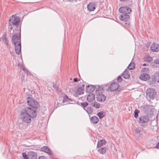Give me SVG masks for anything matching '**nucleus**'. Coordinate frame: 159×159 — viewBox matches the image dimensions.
I'll return each instance as SVG.
<instances>
[{"label": "nucleus", "instance_id": "nucleus-1", "mask_svg": "<svg viewBox=\"0 0 159 159\" xmlns=\"http://www.w3.org/2000/svg\"><path fill=\"white\" fill-rule=\"evenodd\" d=\"M149 120L148 115H143L139 117L138 123L141 126L145 127L147 126L148 122Z\"/></svg>", "mask_w": 159, "mask_h": 159}, {"label": "nucleus", "instance_id": "nucleus-2", "mask_svg": "<svg viewBox=\"0 0 159 159\" xmlns=\"http://www.w3.org/2000/svg\"><path fill=\"white\" fill-rule=\"evenodd\" d=\"M146 94L147 98L149 101H150L151 99H153L156 95V93L155 90L151 88L147 90Z\"/></svg>", "mask_w": 159, "mask_h": 159}, {"label": "nucleus", "instance_id": "nucleus-3", "mask_svg": "<svg viewBox=\"0 0 159 159\" xmlns=\"http://www.w3.org/2000/svg\"><path fill=\"white\" fill-rule=\"evenodd\" d=\"M20 118L23 121L26 123H30L31 121V117L27 113L22 110L20 113Z\"/></svg>", "mask_w": 159, "mask_h": 159}, {"label": "nucleus", "instance_id": "nucleus-4", "mask_svg": "<svg viewBox=\"0 0 159 159\" xmlns=\"http://www.w3.org/2000/svg\"><path fill=\"white\" fill-rule=\"evenodd\" d=\"M20 21V18L18 16H16L13 15L10 17L9 20L10 25L16 26L18 25Z\"/></svg>", "mask_w": 159, "mask_h": 159}, {"label": "nucleus", "instance_id": "nucleus-5", "mask_svg": "<svg viewBox=\"0 0 159 159\" xmlns=\"http://www.w3.org/2000/svg\"><path fill=\"white\" fill-rule=\"evenodd\" d=\"M36 109L33 108L25 107L23 110L28 114L31 118H35L37 116Z\"/></svg>", "mask_w": 159, "mask_h": 159}, {"label": "nucleus", "instance_id": "nucleus-6", "mask_svg": "<svg viewBox=\"0 0 159 159\" xmlns=\"http://www.w3.org/2000/svg\"><path fill=\"white\" fill-rule=\"evenodd\" d=\"M27 102L29 105L34 108L37 109L39 106L38 102L32 98L28 97L27 99Z\"/></svg>", "mask_w": 159, "mask_h": 159}, {"label": "nucleus", "instance_id": "nucleus-7", "mask_svg": "<svg viewBox=\"0 0 159 159\" xmlns=\"http://www.w3.org/2000/svg\"><path fill=\"white\" fill-rule=\"evenodd\" d=\"M119 11L120 13L124 14H128L131 11V9L128 7H122L119 9Z\"/></svg>", "mask_w": 159, "mask_h": 159}, {"label": "nucleus", "instance_id": "nucleus-8", "mask_svg": "<svg viewBox=\"0 0 159 159\" xmlns=\"http://www.w3.org/2000/svg\"><path fill=\"white\" fill-rule=\"evenodd\" d=\"M119 84L117 82H115L112 83L110 85L109 89L111 91H117L118 92L120 91L119 88Z\"/></svg>", "mask_w": 159, "mask_h": 159}, {"label": "nucleus", "instance_id": "nucleus-9", "mask_svg": "<svg viewBox=\"0 0 159 159\" xmlns=\"http://www.w3.org/2000/svg\"><path fill=\"white\" fill-rule=\"evenodd\" d=\"M19 37L17 34H15L12 37L11 41L13 44L17 43L18 42L21 43L20 33L19 34Z\"/></svg>", "mask_w": 159, "mask_h": 159}, {"label": "nucleus", "instance_id": "nucleus-10", "mask_svg": "<svg viewBox=\"0 0 159 159\" xmlns=\"http://www.w3.org/2000/svg\"><path fill=\"white\" fill-rule=\"evenodd\" d=\"M14 45L15 47V50L16 53L17 55H19L21 52V43L18 42L17 43L14 44Z\"/></svg>", "mask_w": 159, "mask_h": 159}, {"label": "nucleus", "instance_id": "nucleus-11", "mask_svg": "<svg viewBox=\"0 0 159 159\" xmlns=\"http://www.w3.org/2000/svg\"><path fill=\"white\" fill-rule=\"evenodd\" d=\"M129 17V15L128 14H122L120 16L119 18L120 20L124 21L128 20Z\"/></svg>", "mask_w": 159, "mask_h": 159}, {"label": "nucleus", "instance_id": "nucleus-12", "mask_svg": "<svg viewBox=\"0 0 159 159\" xmlns=\"http://www.w3.org/2000/svg\"><path fill=\"white\" fill-rule=\"evenodd\" d=\"M96 98L97 100L98 101L103 102L105 100L106 97L104 95L100 94L97 95Z\"/></svg>", "mask_w": 159, "mask_h": 159}, {"label": "nucleus", "instance_id": "nucleus-13", "mask_svg": "<svg viewBox=\"0 0 159 159\" xmlns=\"http://www.w3.org/2000/svg\"><path fill=\"white\" fill-rule=\"evenodd\" d=\"M95 89V86L93 85H89L86 86V90L88 93H91L94 91Z\"/></svg>", "mask_w": 159, "mask_h": 159}, {"label": "nucleus", "instance_id": "nucleus-14", "mask_svg": "<svg viewBox=\"0 0 159 159\" xmlns=\"http://www.w3.org/2000/svg\"><path fill=\"white\" fill-rule=\"evenodd\" d=\"M149 75L146 73L141 74L139 76V78L142 80L146 81L148 80L150 78Z\"/></svg>", "mask_w": 159, "mask_h": 159}, {"label": "nucleus", "instance_id": "nucleus-15", "mask_svg": "<svg viewBox=\"0 0 159 159\" xmlns=\"http://www.w3.org/2000/svg\"><path fill=\"white\" fill-rule=\"evenodd\" d=\"M29 159H37V154L33 152H28V157Z\"/></svg>", "mask_w": 159, "mask_h": 159}, {"label": "nucleus", "instance_id": "nucleus-16", "mask_svg": "<svg viewBox=\"0 0 159 159\" xmlns=\"http://www.w3.org/2000/svg\"><path fill=\"white\" fill-rule=\"evenodd\" d=\"M151 49L153 52H158L159 51V45L155 43H153L151 46Z\"/></svg>", "mask_w": 159, "mask_h": 159}, {"label": "nucleus", "instance_id": "nucleus-17", "mask_svg": "<svg viewBox=\"0 0 159 159\" xmlns=\"http://www.w3.org/2000/svg\"><path fill=\"white\" fill-rule=\"evenodd\" d=\"M107 143L106 141L104 139H102L99 140L98 142V144L97 145V148H99L101 147L102 146L105 145Z\"/></svg>", "mask_w": 159, "mask_h": 159}, {"label": "nucleus", "instance_id": "nucleus-18", "mask_svg": "<svg viewBox=\"0 0 159 159\" xmlns=\"http://www.w3.org/2000/svg\"><path fill=\"white\" fill-rule=\"evenodd\" d=\"M84 89L79 87L77 89L75 94V96L77 97L78 95H81L84 93Z\"/></svg>", "mask_w": 159, "mask_h": 159}, {"label": "nucleus", "instance_id": "nucleus-19", "mask_svg": "<svg viewBox=\"0 0 159 159\" xmlns=\"http://www.w3.org/2000/svg\"><path fill=\"white\" fill-rule=\"evenodd\" d=\"M145 111L147 113L152 111L153 110V106L152 105H146L144 107Z\"/></svg>", "mask_w": 159, "mask_h": 159}, {"label": "nucleus", "instance_id": "nucleus-20", "mask_svg": "<svg viewBox=\"0 0 159 159\" xmlns=\"http://www.w3.org/2000/svg\"><path fill=\"white\" fill-rule=\"evenodd\" d=\"M122 77L125 79H128L130 77L129 70L126 69L122 74Z\"/></svg>", "mask_w": 159, "mask_h": 159}, {"label": "nucleus", "instance_id": "nucleus-21", "mask_svg": "<svg viewBox=\"0 0 159 159\" xmlns=\"http://www.w3.org/2000/svg\"><path fill=\"white\" fill-rule=\"evenodd\" d=\"M87 7L89 11H93L95 9V4L93 2H90L87 5Z\"/></svg>", "mask_w": 159, "mask_h": 159}, {"label": "nucleus", "instance_id": "nucleus-22", "mask_svg": "<svg viewBox=\"0 0 159 159\" xmlns=\"http://www.w3.org/2000/svg\"><path fill=\"white\" fill-rule=\"evenodd\" d=\"M41 150L42 151L45 152L46 153L48 154L49 155L52 154V152L49 148L46 146H44L42 147L41 148Z\"/></svg>", "mask_w": 159, "mask_h": 159}, {"label": "nucleus", "instance_id": "nucleus-23", "mask_svg": "<svg viewBox=\"0 0 159 159\" xmlns=\"http://www.w3.org/2000/svg\"><path fill=\"white\" fill-rule=\"evenodd\" d=\"M95 95L93 93L88 95L87 97V100L89 102H93L95 99Z\"/></svg>", "mask_w": 159, "mask_h": 159}, {"label": "nucleus", "instance_id": "nucleus-24", "mask_svg": "<svg viewBox=\"0 0 159 159\" xmlns=\"http://www.w3.org/2000/svg\"><path fill=\"white\" fill-rule=\"evenodd\" d=\"M99 121V119L98 117L96 116H92L91 119V122L93 124H95L98 123Z\"/></svg>", "mask_w": 159, "mask_h": 159}, {"label": "nucleus", "instance_id": "nucleus-25", "mask_svg": "<svg viewBox=\"0 0 159 159\" xmlns=\"http://www.w3.org/2000/svg\"><path fill=\"white\" fill-rule=\"evenodd\" d=\"M107 148L106 147H102L98 150V151L101 154H104L106 153Z\"/></svg>", "mask_w": 159, "mask_h": 159}, {"label": "nucleus", "instance_id": "nucleus-26", "mask_svg": "<svg viewBox=\"0 0 159 159\" xmlns=\"http://www.w3.org/2000/svg\"><path fill=\"white\" fill-rule=\"evenodd\" d=\"M0 39L2 40L4 43L7 45V48H8V45L6 35L3 34L2 37Z\"/></svg>", "mask_w": 159, "mask_h": 159}, {"label": "nucleus", "instance_id": "nucleus-27", "mask_svg": "<svg viewBox=\"0 0 159 159\" xmlns=\"http://www.w3.org/2000/svg\"><path fill=\"white\" fill-rule=\"evenodd\" d=\"M91 105L97 108H99L100 106V104L96 102H94L91 103Z\"/></svg>", "mask_w": 159, "mask_h": 159}, {"label": "nucleus", "instance_id": "nucleus-28", "mask_svg": "<svg viewBox=\"0 0 159 159\" xmlns=\"http://www.w3.org/2000/svg\"><path fill=\"white\" fill-rule=\"evenodd\" d=\"M122 25L125 28H128L130 27V23L128 21H124L122 23Z\"/></svg>", "mask_w": 159, "mask_h": 159}, {"label": "nucleus", "instance_id": "nucleus-29", "mask_svg": "<svg viewBox=\"0 0 159 159\" xmlns=\"http://www.w3.org/2000/svg\"><path fill=\"white\" fill-rule=\"evenodd\" d=\"M84 110L88 114H91L92 113L93 111V109L91 107H87L85 108Z\"/></svg>", "mask_w": 159, "mask_h": 159}, {"label": "nucleus", "instance_id": "nucleus-30", "mask_svg": "<svg viewBox=\"0 0 159 159\" xmlns=\"http://www.w3.org/2000/svg\"><path fill=\"white\" fill-rule=\"evenodd\" d=\"M135 65L134 62H131L128 66V70H132L134 68Z\"/></svg>", "mask_w": 159, "mask_h": 159}, {"label": "nucleus", "instance_id": "nucleus-31", "mask_svg": "<svg viewBox=\"0 0 159 159\" xmlns=\"http://www.w3.org/2000/svg\"><path fill=\"white\" fill-rule=\"evenodd\" d=\"M97 115L100 119H102L105 116V113L103 111H101L98 112Z\"/></svg>", "mask_w": 159, "mask_h": 159}, {"label": "nucleus", "instance_id": "nucleus-32", "mask_svg": "<svg viewBox=\"0 0 159 159\" xmlns=\"http://www.w3.org/2000/svg\"><path fill=\"white\" fill-rule=\"evenodd\" d=\"M88 105V103L86 102H84L81 103V106L84 108V110L85 108L87 107V106Z\"/></svg>", "mask_w": 159, "mask_h": 159}, {"label": "nucleus", "instance_id": "nucleus-33", "mask_svg": "<svg viewBox=\"0 0 159 159\" xmlns=\"http://www.w3.org/2000/svg\"><path fill=\"white\" fill-rule=\"evenodd\" d=\"M139 112V111L137 109H136L135 110L134 112V117L135 118H138V114Z\"/></svg>", "mask_w": 159, "mask_h": 159}, {"label": "nucleus", "instance_id": "nucleus-34", "mask_svg": "<svg viewBox=\"0 0 159 159\" xmlns=\"http://www.w3.org/2000/svg\"><path fill=\"white\" fill-rule=\"evenodd\" d=\"M155 77L157 82L159 83V71L156 73Z\"/></svg>", "mask_w": 159, "mask_h": 159}, {"label": "nucleus", "instance_id": "nucleus-35", "mask_svg": "<svg viewBox=\"0 0 159 159\" xmlns=\"http://www.w3.org/2000/svg\"><path fill=\"white\" fill-rule=\"evenodd\" d=\"M22 156L24 159H29L28 157V153L27 155L26 153L25 152L22 153Z\"/></svg>", "mask_w": 159, "mask_h": 159}, {"label": "nucleus", "instance_id": "nucleus-36", "mask_svg": "<svg viewBox=\"0 0 159 159\" xmlns=\"http://www.w3.org/2000/svg\"><path fill=\"white\" fill-rule=\"evenodd\" d=\"M152 59L151 57H148L145 59V60L147 62H150L152 61Z\"/></svg>", "mask_w": 159, "mask_h": 159}, {"label": "nucleus", "instance_id": "nucleus-37", "mask_svg": "<svg viewBox=\"0 0 159 159\" xmlns=\"http://www.w3.org/2000/svg\"><path fill=\"white\" fill-rule=\"evenodd\" d=\"M149 70V69L148 68L144 67L142 69L141 71L142 72H148Z\"/></svg>", "mask_w": 159, "mask_h": 159}, {"label": "nucleus", "instance_id": "nucleus-38", "mask_svg": "<svg viewBox=\"0 0 159 159\" xmlns=\"http://www.w3.org/2000/svg\"><path fill=\"white\" fill-rule=\"evenodd\" d=\"M23 70L25 71V73H26L27 75H30V73L29 72V71L27 69H26L24 68Z\"/></svg>", "mask_w": 159, "mask_h": 159}, {"label": "nucleus", "instance_id": "nucleus-39", "mask_svg": "<svg viewBox=\"0 0 159 159\" xmlns=\"http://www.w3.org/2000/svg\"><path fill=\"white\" fill-rule=\"evenodd\" d=\"M118 81L119 82H121V81L122 80V78H121V76H119L118 77L117 79Z\"/></svg>", "mask_w": 159, "mask_h": 159}, {"label": "nucleus", "instance_id": "nucleus-40", "mask_svg": "<svg viewBox=\"0 0 159 159\" xmlns=\"http://www.w3.org/2000/svg\"><path fill=\"white\" fill-rule=\"evenodd\" d=\"M154 63L157 64H159V58L157 59L154 60Z\"/></svg>", "mask_w": 159, "mask_h": 159}, {"label": "nucleus", "instance_id": "nucleus-41", "mask_svg": "<svg viewBox=\"0 0 159 159\" xmlns=\"http://www.w3.org/2000/svg\"><path fill=\"white\" fill-rule=\"evenodd\" d=\"M135 131L136 133H139L140 132V130L139 128H136Z\"/></svg>", "mask_w": 159, "mask_h": 159}, {"label": "nucleus", "instance_id": "nucleus-42", "mask_svg": "<svg viewBox=\"0 0 159 159\" xmlns=\"http://www.w3.org/2000/svg\"><path fill=\"white\" fill-rule=\"evenodd\" d=\"M39 159H47V158L44 156H41L39 158Z\"/></svg>", "mask_w": 159, "mask_h": 159}, {"label": "nucleus", "instance_id": "nucleus-43", "mask_svg": "<svg viewBox=\"0 0 159 159\" xmlns=\"http://www.w3.org/2000/svg\"><path fill=\"white\" fill-rule=\"evenodd\" d=\"M65 99H66H66H68L69 100H71L67 96V95H66L65 96Z\"/></svg>", "mask_w": 159, "mask_h": 159}, {"label": "nucleus", "instance_id": "nucleus-44", "mask_svg": "<svg viewBox=\"0 0 159 159\" xmlns=\"http://www.w3.org/2000/svg\"><path fill=\"white\" fill-rule=\"evenodd\" d=\"M23 126V124L22 123H20V126L19 127L20 128H22Z\"/></svg>", "mask_w": 159, "mask_h": 159}, {"label": "nucleus", "instance_id": "nucleus-45", "mask_svg": "<svg viewBox=\"0 0 159 159\" xmlns=\"http://www.w3.org/2000/svg\"><path fill=\"white\" fill-rule=\"evenodd\" d=\"M156 148H159V142H158L156 145V147H155Z\"/></svg>", "mask_w": 159, "mask_h": 159}, {"label": "nucleus", "instance_id": "nucleus-46", "mask_svg": "<svg viewBox=\"0 0 159 159\" xmlns=\"http://www.w3.org/2000/svg\"><path fill=\"white\" fill-rule=\"evenodd\" d=\"M78 79L76 78H75L74 79V81L75 82H76L78 81Z\"/></svg>", "mask_w": 159, "mask_h": 159}, {"label": "nucleus", "instance_id": "nucleus-47", "mask_svg": "<svg viewBox=\"0 0 159 159\" xmlns=\"http://www.w3.org/2000/svg\"><path fill=\"white\" fill-rule=\"evenodd\" d=\"M58 106H57V105H56L55 104L54 106V109H56L57 107Z\"/></svg>", "mask_w": 159, "mask_h": 159}, {"label": "nucleus", "instance_id": "nucleus-48", "mask_svg": "<svg viewBox=\"0 0 159 159\" xmlns=\"http://www.w3.org/2000/svg\"><path fill=\"white\" fill-rule=\"evenodd\" d=\"M81 88H83L84 89V84H82L81 87H80Z\"/></svg>", "mask_w": 159, "mask_h": 159}, {"label": "nucleus", "instance_id": "nucleus-49", "mask_svg": "<svg viewBox=\"0 0 159 159\" xmlns=\"http://www.w3.org/2000/svg\"><path fill=\"white\" fill-rule=\"evenodd\" d=\"M148 65V64H146V63H144V64H143V66H147Z\"/></svg>", "mask_w": 159, "mask_h": 159}, {"label": "nucleus", "instance_id": "nucleus-50", "mask_svg": "<svg viewBox=\"0 0 159 159\" xmlns=\"http://www.w3.org/2000/svg\"><path fill=\"white\" fill-rule=\"evenodd\" d=\"M119 0L121 2H124V1H126L127 0Z\"/></svg>", "mask_w": 159, "mask_h": 159}, {"label": "nucleus", "instance_id": "nucleus-51", "mask_svg": "<svg viewBox=\"0 0 159 159\" xmlns=\"http://www.w3.org/2000/svg\"><path fill=\"white\" fill-rule=\"evenodd\" d=\"M56 85H55L54 84L53 85V86L54 88L56 87Z\"/></svg>", "mask_w": 159, "mask_h": 159}]
</instances>
